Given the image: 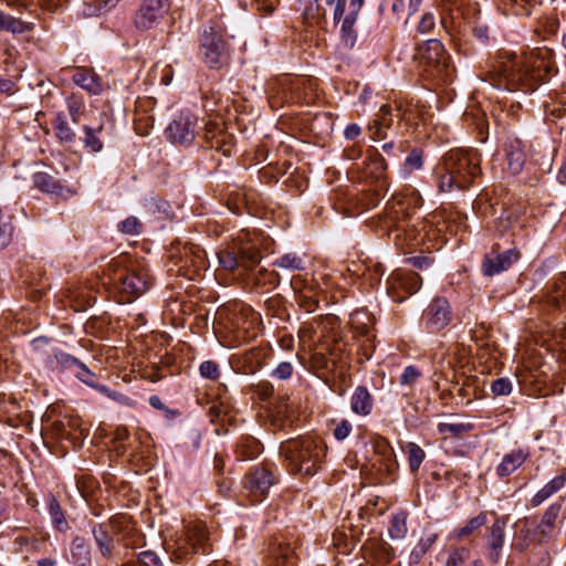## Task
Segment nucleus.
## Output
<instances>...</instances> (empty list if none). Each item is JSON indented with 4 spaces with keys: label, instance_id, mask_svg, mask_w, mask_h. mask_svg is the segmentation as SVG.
Instances as JSON below:
<instances>
[{
    "label": "nucleus",
    "instance_id": "nucleus-49",
    "mask_svg": "<svg viewBox=\"0 0 566 566\" xmlns=\"http://www.w3.org/2000/svg\"><path fill=\"white\" fill-rule=\"evenodd\" d=\"M293 370V365L290 361H282L272 370L271 376L279 380H286L291 378Z\"/></svg>",
    "mask_w": 566,
    "mask_h": 566
},
{
    "label": "nucleus",
    "instance_id": "nucleus-42",
    "mask_svg": "<svg viewBox=\"0 0 566 566\" xmlns=\"http://www.w3.org/2000/svg\"><path fill=\"white\" fill-rule=\"evenodd\" d=\"M504 543L503 533H490L488 536V545L491 549L490 558L496 562L499 558V551L502 548Z\"/></svg>",
    "mask_w": 566,
    "mask_h": 566
},
{
    "label": "nucleus",
    "instance_id": "nucleus-13",
    "mask_svg": "<svg viewBox=\"0 0 566 566\" xmlns=\"http://www.w3.org/2000/svg\"><path fill=\"white\" fill-rule=\"evenodd\" d=\"M33 186L43 193L53 195L63 199H69L76 195V190L63 184L54 176L39 171L32 176Z\"/></svg>",
    "mask_w": 566,
    "mask_h": 566
},
{
    "label": "nucleus",
    "instance_id": "nucleus-33",
    "mask_svg": "<svg viewBox=\"0 0 566 566\" xmlns=\"http://www.w3.org/2000/svg\"><path fill=\"white\" fill-rule=\"evenodd\" d=\"M329 355L335 368L344 369L349 365V353L345 350L343 344L336 343Z\"/></svg>",
    "mask_w": 566,
    "mask_h": 566
},
{
    "label": "nucleus",
    "instance_id": "nucleus-10",
    "mask_svg": "<svg viewBox=\"0 0 566 566\" xmlns=\"http://www.w3.org/2000/svg\"><path fill=\"white\" fill-rule=\"evenodd\" d=\"M273 484L272 473L264 468H256L243 479V488L252 503L261 502Z\"/></svg>",
    "mask_w": 566,
    "mask_h": 566
},
{
    "label": "nucleus",
    "instance_id": "nucleus-17",
    "mask_svg": "<svg viewBox=\"0 0 566 566\" xmlns=\"http://www.w3.org/2000/svg\"><path fill=\"white\" fill-rule=\"evenodd\" d=\"M73 82L87 91L90 94L98 95L103 92L104 87L98 75L92 70L86 67H78L72 75Z\"/></svg>",
    "mask_w": 566,
    "mask_h": 566
},
{
    "label": "nucleus",
    "instance_id": "nucleus-52",
    "mask_svg": "<svg viewBox=\"0 0 566 566\" xmlns=\"http://www.w3.org/2000/svg\"><path fill=\"white\" fill-rule=\"evenodd\" d=\"M12 231L13 227L10 220H2L0 218V248H6L10 243Z\"/></svg>",
    "mask_w": 566,
    "mask_h": 566
},
{
    "label": "nucleus",
    "instance_id": "nucleus-38",
    "mask_svg": "<svg viewBox=\"0 0 566 566\" xmlns=\"http://www.w3.org/2000/svg\"><path fill=\"white\" fill-rule=\"evenodd\" d=\"M471 424L465 423H439L438 431L441 434L449 433L451 437H458L471 430Z\"/></svg>",
    "mask_w": 566,
    "mask_h": 566
},
{
    "label": "nucleus",
    "instance_id": "nucleus-23",
    "mask_svg": "<svg viewBox=\"0 0 566 566\" xmlns=\"http://www.w3.org/2000/svg\"><path fill=\"white\" fill-rule=\"evenodd\" d=\"M438 188L441 192H449L453 189H465L464 179L446 169L443 161L442 166L438 168Z\"/></svg>",
    "mask_w": 566,
    "mask_h": 566
},
{
    "label": "nucleus",
    "instance_id": "nucleus-18",
    "mask_svg": "<svg viewBox=\"0 0 566 566\" xmlns=\"http://www.w3.org/2000/svg\"><path fill=\"white\" fill-rule=\"evenodd\" d=\"M506 158L509 169L513 174H520L523 170V167L526 163L527 153L525 145L522 140L514 138L510 140L506 148Z\"/></svg>",
    "mask_w": 566,
    "mask_h": 566
},
{
    "label": "nucleus",
    "instance_id": "nucleus-41",
    "mask_svg": "<svg viewBox=\"0 0 566 566\" xmlns=\"http://www.w3.org/2000/svg\"><path fill=\"white\" fill-rule=\"evenodd\" d=\"M470 553L465 548L452 549L446 562V566H464L469 560Z\"/></svg>",
    "mask_w": 566,
    "mask_h": 566
},
{
    "label": "nucleus",
    "instance_id": "nucleus-56",
    "mask_svg": "<svg viewBox=\"0 0 566 566\" xmlns=\"http://www.w3.org/2000/svg\"><path fill=\"white\" fill-rule=\"evenodd\" d=\"M138 562L142 566H163L158 556L149 551L139 553Z\"/></svg>",
    "mask_w": 566,
    "mask_h": 566
},
{
    "label": "nucleus",
    "instance_id": "nucleus-50",
    "mask_svg": "<svg viewBox=\"0 0 566 566\" xmlns=\"http://www.w3.org/2000/svg\"><path fill=\"white\" fill-rule=\"evenodd\" d=\"M95 541L97 545L99 546L101 552L103 555H108L112 553V549L114 547V541L109 536V533H94Z\"/></svg>",
    "mask_w": 566,
    "mask_h": 566
},
{
    "label": "nucleus",
    "instance_id": "nucleus-32",
    "mask_svg": "<svg viewBox=\"0 0 566 566\" xmlns=\"http://www.w3.org/2000/svg\"><path fill=\"white\" fill-rule=\"evenodd\" d=\"M409 468L412 472L418 471L426 457L424 451L416 443L409 442L406 446Z\"/></svg>",
    "mask_w": 566,
    "mask_h": 566
},
{
    "label": "nucleus",
    "instance_id": "nucleus-43",
    "mask_svg": "<svg viewBox=\"0 0 566 566\" xmlns=\"http://www.w3.org/2000/svg\"><path fill=\"white\" fill-rule=\"evenodd\" d=\"M140 228H142V223L139 222V220L136 217H133V216L126 218L125 220H123L122 222L118 223V229L123 233L129 234V235L138 234L140 231Z\"/></svg>",
    "mask_w": 566,
    "mask_h": 566
},
{
    "label": "nucleus",
    "instance_id": "nucleus-59",
    "mask_svg": "<svg viewBox=\"0 0 566 566\" xmlns=\"http://www.w3.org/2000/svg\"><path fill=\"white\" fill-rule=\"evenodd\" d=\"M407 528V514L405 512L397 513L392 516V524L389 531H403Z\"/></svg>",
    "mask_w": 566,
    "mask_h": 566
},
{
    "label": "nucleus",
    "instance_id": "nucleus-44",
    "mask_svg": "<svg viewBox=\"0 0 566 566\" xmlns=\"http://www.w3.org/2000/svg\"><path fill=\"white\" fill-rule=\"evenodd\" d=\"M83 102L75 96L67 98V111L73 123L77 124L83 114Z\"/></svg>",
    "mask_w": 566,
    "mask_h": 566
},
{
    "label": "nucleus",
    "instance_id": "nucleus-51",
    "mask_svg": "<svg viewBox=\"0 0 566 566\" xmlns=\"http://www.w3.org/2000/svg\"><path fill=\"white\" fill-rule=\"evenodd\" d=\"M260 453L259 444L251 440L249 444H242L238 448V454L242 460H249L255 458Z\"/></svg>",
    "mask_w": 566,
    "mask_h": 566
},
{
    "label": "nucleus",
    "instance_id": "nucleus-2",
    "mask_svg": "<svg viewBox=\"0 0 566 566\" xmlns=\"http://www.w3.org/2000/svg\"><path fill=\"white\" fill-rule=\"evenodd\" d=\"M281 452L289 461L293 473L313 475L325 455L322 443L314 437H300L284 442Z\"/></svg>",
    "mask_w": 566,
    "mask_h": 566
},
{
    "label": "nucleus",
    "instance_id": "nucleus-61",
    "mask_svg": "<svg viewBox=\"0 0 566 566\" xmlns=\"http://www.w3.org/2000/svg\"><path fill=\"white\" fill-rule=\"evenodd\" d=\"M273 392L274 388L270 382L263 381L258 385V394L262 399L269 398L270 396L273 395Z\"/></svg>",
    "mask_w": 566,
    "mask_h": 566
},
{
    "label": "nucleus",
    "instance_id": "nucleus-60",
    "mask_svg": "<svg viewBox=\"0 0 566 566\" xmlns=\"http://www.w3.org/2000/svg\"><path fill=\"white\" fill-rule=\"evenodd\" d=\"M346 4H347V0H336L335 4H334V10H333V20L334 22H339L343 18H345V12H346Z\"/></svg>",
    "mask_w": 566,
    "mask_h": 566
},
{
    "label": "nucleus",
    "instance_id": "nucleus-27",
    "mask_svg": "<svg viewBox=\"0 0 566 566\" xmlns=\"http://www.w3.org/2000/svg\"><path fill=\"white\" fill-rule=\"evenodd\" d=\"M506 14L530 15L535 4L542 0H501Z\"/></svg>",
    "mask_w": 566,
    "mask_h": 566
},
{
    "label": "nucleus",
    "instance_id": "nucleus-3",
    "mask_svg": "<svg viewBox=\"0 0 566 566\" xmlns=\"http://www.w3.org/2000/svg\"><path fill=\"white\" fill-rule=\"evenodd\" d=\"M199 56L211 70H221L228 65L230 49L220 23L212 21L202 29L199 35Z\"/></svg>",
    "mask_w": 566,
    "mask_h": 566
},
{
    "label": "nucleus",
    "instance_id": "nucleus-53",
    "mask_svg": "<svg viewBox=\"0 0 566 566\" xmlns=\"http://www.w3.org/2000/svg\"><path fill=\"white\" fill-rule=\"evenodd\" d=\"M76 377L88 386H95V375L81 361L75 366Z\"/></svg>",
    "mask_w": 566,
    "mask_h": 566
},
{
    "label": "nucleus",
    "instance_id": "nucleus-31",
    "mask_svg": "<svg viewBox=\"0 0 566 566\" xmlns=\"http://www.w3.org/2000/svg\"><path fill=\"white\" fill-rule=\"evenodd\" d=\"M273 265L290 271H301L304 269V259L296 253H286L277 258Z\"/></svg>",
    "mask_w": 566,
    "mask_h": 566
},
{
    "label": "nucleus",
    "instance_id": "nucleus-36",
    "mask_svg": "<svg viewBox=\"0 0 566 566\" xmlns=\"http://www.w3.org/2000/svg\"><path fill=\"white\" fill-rule=\"evenodd\" d=\"M357 539L353 534L350 536L347 533H333V544L338 547L339 552L347 554L352 547L355 546Z\"/></svg>",
    "mask_w": 566,
    "mask_h": 566
},
{
    "label": "nucleus",
    "instance_id": "nucleus-19",
    "mask_svg": "<svg viewBox=\"0 0 566 566\" xmlns=\"http://www.w3.org/2000/svg\"><path fill=\"white\" fill-rule=\"evenodd\" d=\"M373 407L374 400L368 389L364 386H358L350 399L352 411L359 416H368L371 413Z\"/></svg>",
    "mask_w": 566,
    "mask_h": 566
},
{
    "label": "nucleus",
    "instance_id": "nucleus-28",
    "mask_svg": "<svg viewBox=\"0 0 566 566\" xmlns=\"http://www.w3.org/2000/svg\"><path fill=\"white\" fill-rule=\"evenodd\" d=\"M357 17L346 13L340 25L342 43L348 49H353L357 41V32L354 29Z\"/></svg>",
    "mask_w": 566,
    "mask_h": 566
},
{
    "label": "nucleus",
    "instance_id": "nucleus-54",
    "mask_svg": "<svg viewBox=\"0 0 566 566\" xmlns=\"http://www.w3.org/2000/svg\"><path fill=\"white\" fill-rule=\"evenodd\" d=\"M420 376L421 373L415 366H407L400 376V384L411 386Z\"/></svg>",
    "mask_w": 566,
    "mask_h": 566
},
{
    "label": "nucleus",
    "instance_id": "nucleus-1",
    "mask_svg": "<svg viewBox=\"0 0 566 566\" xmlns=\"http://www.w3.org/2000/svg\"><path fill=\"white\" fill-rule=\"evenodd\" d=\"M484 81L496 88L510 92L535 90L537 81L534 74L533 56L503 52L485 73Z\"/></svg>",
    "mask_w": 566,
    "mask_h": 566
},
{
    "label": "nucleus",
    "instance_id": "nucleus-20",
    "mask_svg": "<svg viewBox=\"0 0 566 566\" xmlns=\"http://www.w3.org/2000/svg\"><path fill=\"white\" fill-rule=\"evenodd\" d=\"M280 276L276 272L261 268L255 273L247 272V283L253 289H273L279 284Z\"/></svg>",
    "mask_w": 566,
    "mask_h": 566
},
{
    "label": "nucleus",
    "instance_id": "nucleus-11",
    "mask_svg": "<svg viewBox=\"0 0 566 566\" xmlns=\"http://www.w3.org/2000/svg\"><path fill=\"white\" fill-rule=\"evenodd\" d=\"M521 258L517 249H510L502 253L491 251L485 254L482 262V272L485 276H494L507 271Z\"/></svg>",
    "mask_w": 566,
    "mask_h": 566
},
{
    "label": "nucleus",
    "instance_id": "nucleus-35",
    "mask_svg": "<svg viewBox=\"0 0 566 566\" xmlns=\"http://www.w3.org/2000/svg\"><path fill=\"white\" fill-rule=\"evenodd\" d=\"M296 302L306 313H313L318 307V300L311 291H303L296 295Z\"/></svg>",
    "mask_w": 566,
    "mask_h": 566
},
{
    "label": "nucleus",
    "instance_id": "nucleus-62",
    "mask_svg": "<svg viewBox=\"0 0 566 566\" xmlns=\"http://www.w3.org/2000/svg\"><path fill=\"white\" fill-rule=\"evenodd\" d=\"M472 32L481 42H485L489 39V28L486 25H474Z\"/></svg>",
    "mask_w": 566,
    "mask_h": 566
},
{
    "label": "nucleus",
    "instance_id": "nucleus-64",
    "mask_svg": "<svg viewBox=\"0 0 566 566\" xmlns=\"http://www.w3.org/2000/svg\"><path fill=\"white\" fill-rule=\"evenodd\" d=\"M365 0H350L347 9V14L354 15L358 18L359 11L364 4Z\"/></svg>",
    "mask_w": 566,
    "mask_h": 566
},
{
    "label": "nucleus",
    "instance_id": "nucleus-63",
    "mask_svg": "<svg viewBox=\"0 0 566 566\" xmlns=\"http://www.w3.org/2000/svg\"><path fill=\"white\" fill-rule=\"evenodd\" d=\"M492 518L494 520V522H493L491 531H503L507 526V524L510 522L509 516L497 517L494 514V517H492Z\"/></svg>",
    "mask_w": 566,
    "mask_h": 566
},
{
    "label": "nucleus",
    "instance_id": "nucleus-30",
    "mask_svg": "<svg viewBox=\"0 0 566 566\" xmlns=\"http://www.w3.org/2000/svg\"><path fill=\"white\" fill-rule=\"evenodd\" d=\"M84 137L82 138L84 147L90 153H99L103 149V142L97 136L103 130V125L97 128L91 126H84Z\"/></svg>",
    "mask_w": 566,
    "mask_h": 566
},
{
    "label": "nucleus",
    "instance_id": "nucleus-37",
    "mask_svg": "<svg viewBox=\"0 0 566 566\" xmlns=\"http://www.w3.org/2000/svg\"><path fill=\"white\" fill-rule=\"evenodd\" d=\"M423 153L421 149L415 148L405 159V169L408 174L419 170L422 167Z\"/></svg>",
    "mask_w": 566,
    "mask_h": 566
},
{
    "label": "nucleus",
    "instance_id": "nucleus-55",
    "mask_svg": "<svg viewBox=\"0 0 566 566\" xmlns=\"http://www.w3.org/2000/svg\"><path fill=\"white\" fill-rule=\"evenodd\" d=\"M352 428V423L348 420L343 419L334 428L333 434L336 440L342 441L350 434Z\"/></svg>",
    "mask_w": 566,
    "mask_h": 566
},
{
    "label": "nucleus",
    "instance_id": "nucleus-29",
    "mask_svg": "<svg viewBox=\"0 0 566 566\" xmlns=\"http://www.w3.org/2000/svg\"><path fill=\"white\" fill-rule=\"evenodd\" d=\"M46 502L48 511L52 520L53 526L59 531L63 530L64 527H67V522L64 512L57 499L53 494H49Z\"/></svg>",
    "mask_w": 566,
    "mask_h": 566
},
{
    "label": "nucleus",
    "instance_id": "nucleus-34",
    "mask_svg": "<svg viewBox=\"0 0 566 566\" xmlns=\"http://www.w3.org/2000/svg\"><path fill=\"white\" fill-rule=\"evenodd\" d=\"M263 352L258 348H253L244 355V364L247 365L245 373L254 374L263 365Z\"/></svg>",
    "mask_w": 566,
    "mask_h": 566
},
{
    "label": "nucleus",
    "instance_id": "nucleus-7",
    "mask_svg": "<svg viewBox=\"0 0 566 566\" xmlns=\"http://www.w3.org/2000/svg\"><path fill=\"white\" fill-rule=\"evenodd\" d=\"M413 59L427 72L436 70L441 73L449 66V55L443 44L436 39L428 40L419 45Z\"/></svg>",
    "mask_w": 566,
    "mask_h": 566
},
{
    "label": "nucleus",
    "instance_id": "nucleus-21",
    "mask_svg": "<svg viewBox=\"0 0 566 566\" xmlns=\"http://www.w3.org/2000/svg\"><path fill=\"white\" fill-rule=\"evenodd\" d=\"M33 30V23L25 22L19 18L6 13L0 9V32L23 34Z\"/></svg>",
    "mask_w": 566,
    "mask_h": 566
},
{
    "label": "nucleus",
    "instance_id": "nucleus-24",
    "mask_svg": "<svg viewBox=\"0 0 566 566\" xmlns=\"http://www.w3.org/2000/svg\"><path fill=\"white\" fill-rule=\"evenodd\" d=\"M52 127L56 138L63 144H71L75 140L76 134L73 128L69 125L66 115L60 112L55 115Z\"/></svg>",
    "mask_w": 566,
    "mask_h": 566
},
{
    "label": "nucleus",
    "instance_id": "nucleus-5",
    "mask_svg": "<svg viewBox=\"0 0 566 566\" xmlns=\"http://www.w3.org/2000/svg\"><path fill=\"white\" fill-rule=\"evenodd\" d=\"M220 265L228 271L242 269L252 271L261 261V254L256 247L250 244H234L232 248L218 253Z\"/></svg>",
    "mask_w": 566,
    "mask_h": 566
},
{
    "label": "nucleus",
    "instance_id": "nucleus-16",
    "mask_svg": "<svg viewBox=\"0 0 566 566\" xmlns=\"http://www.w3.org/2000/svg\"><path fill=\"white\" fill-rule=\"evenodd\" d=\"M528 453L522 449L513 450L502 458L495 472L499 478H505L514 473L527 460Z\"/></svg>",
    "mask_w": 566,
    "mask_h": 566
},
{
    "label": "nucleus",
    "instance_id": "nucleus-39",
    "mask_svg": "<svg viewBox=\"0 0 566 566\" xmlns=\"http://www.w3.org/2000/svg\"><path fill=\"white\" fill-rule=\"evenodd\" d=\"M78 361L80 360L77 358L63 350L56 349L53 352L52 363H55L62 368H75Z\"/></svg>",
    "mask_w": 566,
    "mask_h": 566
},
{
    "label": "nucleus",
    "instance_id": "nucleus-48",
    "mask_svg": "<svg viewBox=\"0 0 566 566\" xmlns=\"http://www.w3.org/2000/svg\"><path fill=\"white\" fill-rule=\"evenodd\" d=\"M491 391L495 396H507L512 391V382L507 378H497L492 381Z\"/></svg>",
    "mask_w": 566,
    "mask_h": 566
},
{
    "label": "nucleus",
    "instance_id": "nucleus-15",
    "mask_svg": "<svg viewBox=\"0 0 566 566\" xmlns=\"http://www.w3.org/2000/svg\"><path fill=\"white\" fill-rule=\"evenodd\" d=\"M389 283L392 289H400L408 295H412L421 287L422 280L416 272H395L390 275Z\"/></svg>",
    "mask_w": 566,
    "mask_h": 566
},
{
    "label": "nucleus",
    "instance_id": "nucleus-25",
    "mask_svg": "<svg viewBox=\"0 0 566 566\" xmlns=\"http://www.w3.org/2000/svg\"><path fill=\"white\" fill-rule=\"evenodd\" d=\"M119 281L120 290L133 297H137L147 290L145 280L135 273L122 275Z\"/></svg>",
    "mask_w": 566,
    "mask_h": 566
},
{
    "label": "nucleus",
    "instance_id": "nucleus-45",
    "mask_svg": "<svg viewBox=\"0 0 566 566\" xmlns=\"http://www.w3.org/2000/svg\"><path fill=\"white\" fill-rule=\"evenodd\" d=\"M199 373L201 377L210 380H217L220 376L219 366L217 363L212 360H205L203 363H201L199 367Z\"/></svg>",
    "mask_w": 566,
    "mask_h": 566
},
{
    "label": "nucleus",
    "instance_id": "nucleus-57",
    "mask_svg": "<svg viewBox=\"0 0 566 566\" xmlns=\"http://www.w3.org/2000/svg\"><path fill=\"white\" fill-rule=\"evenodd\" d=\"M433 262V259L429 256H412L406 259V263L411 264L413 268L423 270L429 268Z\"/></svg>",
    "mask_w": 566,
    "mask_h": 566
},
{
    "label": "nucleus",
    "instance_id": "nucleus-9",
    "mask_svg": "<svg viewBox=\"0 0 566 566\" xmlns=\"http://www.w3.org/2000/svg\"><path fill=\"white\" fill-rule=\"evenodd\" d=\"M197 117L180 113L166 128L167 138L175 144H190L195 139Z\"/></svg>",
    "mask_w": 566,
    "mask_h": 566
},
{
    "label": "nucleus",
    "instance_id": "nucleus-40",
    "mask_svg": "<svg viewBox=\"0 0 566 566\" xmlns=\"http://www.w3.org/2000/svg\"><path fill=\"white\" fill-rule=\"evenodd\" d=\"M562 505L560 504H552L545 514L543 515L541 525L546 528L556 527V522L560 513Z\"/></svg>",
    "mask_w": 566,
    "mask_h": 566
},
{
    "label": "nucleus",
    "instance_id": "nucleus-47",
    "mask_svg": "<svg viewBox=\"0 0 566 566\" xmlns=\"http://www.w3.org/2000/svg\"><path fill=\"white\" fill-rule=\"evenodd\" d=\"M368 168L370 169V174L379 178L387 169V164L385 159L378 153H376L375 155L369 156Z\"/></svg>",
    "mask_w": 566,
    "mask_h": 566
},
{
    "label": "nucleus",
    "instance_id": "nucleus-14",
    "mask_svg": "<svg viewBox=\"0 0 566 566\" xmlns=\"http://www.w3.org/2000/svg\"><path fill=\"white\" fill-rule=\"evenodd\" d=\"M205 533H175L168 541L165 538V543L168 548H175L179 551L180 555L196 554L199 552V546L205 539Z\"/></svg>",
    "mask_w": 566,
    "mask_h": 566
},
{
    "label": "nucleus",
    "instance_id": "nucleus-4",
    "mask_svg": "<svg viewBox=\"0 0 566 566\" xmlns=\"http://www.w3.org/2000/svg\"><path fill=\"white\" fill-rule=\"evenodd\" d=\"M444 168L464 179V188H469L481 174V155L476 149H451L443 157Z\"/></svg>",
    "mask_w": 566,
    "mask_h": 566
},
{
    "label": "nucleus",
    "instance_id": "nucleus-26",
    "mask_svg": "<svg viewBox=\"0 0 566 566\" xmlns=\"http://www.w3.org/2000/svg\"><path fill=\"white\" fill-rule=\"evenodd\" d=\"M233 315L235 317L234 327L244 332L249 331L259 318L258 314L245 305H235Z\"/></svg>",
    "mask_w": 566,
    "mask_h": 566
},
{
    "label": "nucleus",
    "instance_id": "nucleus-46",
    "mask_svg": "<svg viewBox=\"0 0 566 566\" xmlns=\"http://www.w3.org/2000/svg\"><path fill=\"white\" fill-rule=\"evenodd\" d=\"M490 517H494V512H481L478 516L471 518L468 525L461 531H476L486 526Z\"/></svg>",
    "mask_w": 566,
    "mask_h": 566
},
{
    "label": "nucleus",
    "instance_id": "nucleus-22",
    "mask_svg": "<svg viewBox=\"0 0 566 566\" xmlns=\"http://www.w3.org/2000/svg\"><path fill=\"white\" fill-rule=\"evenodd\" d=\"M566 482V475L560 474L552 479L547 484H545L536 494L532 497L531 504L532 506H538L548 497L557 493L562 488H564Z\"/></svg>",
    "mask_w": 566,
    "mask_h": 566
},
{
    "label": "nucleus",
    "instance_id": "nucleus-12",
    "mask_svg": "<svg viewBox=\"0 0 566 566\" xmlns=\"http://www.w3.org/2000/svg\"><path fill=\"white\" fill-rule=\"evenodd\" d=\"M409 113L410 111H402L401 106L392 107L390 105H382L377 113L373 125L369 127L373 137L376 139L386 138L385 130L391 127L394 118L396 117L409 120Z\"/></svg>",
    "mask_w": 566,
    "mask_h": 566
},
{
    "label": "nucleus",
    "instance_id": "nucleus-58",
    "mask_svg": "<svg viewBox=\"0 0 566 566\" xmlns=\"http://www.w3.org/2000/svg\"><path fill=\"white\" fill-rule=\"evenodd\" d=\"M434 27V18L431 13H426L421 18L420 22L418 23L417 30L420 33H427L431 31Z\"/></svg>",
    "mask_w": 566,
    "mask_h": 566
},
{
    "label": "nucleus",
    "instance_id": "nucleus-6",
    "mask_svg": "<svg viewBox=\"0 0 566 566\" xmlns=\"http://www.w3.org/2000/svg\"><path fill=\"white\" fill-rule=\"evenodd\" d=\"M170 8V0H142L134 14L133 23L139 31L153 30L169 14Z\"/></svg>",
    "mask_w": 566,
    "mask_h": 566
},
{
    "label": "nucleus",
    "instance_id": "nucleus-8",
    "mask_svg": "<svg viewBox=\"0 0 566 566\" xmlns=\"http://www.w3.org/2000/svg\"><path fill=\"white\" fill-rule=\"evenodd\" d=\"M422 321L428 332L438 333L452 321L450 303L444 297H436L422 314Z\"/></svg>",
    "mask_w": 566,
    "mask_h": 566
}]
</instances>
